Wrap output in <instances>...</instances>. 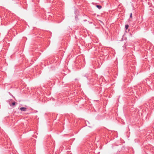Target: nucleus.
I'll return each mask as SVG.
<instances>
[{"instance_id": "obj_1", "label": "nucleus", "mask_w": 154, "mask_h": 154, "mask_svg": "<svg viewBox=\"0 0 154 154\" xmlns=\"http://www.w3.org/2000/svg\"><path fill=\"white\" fill-rule=\"evenodd\" d=\"M26 108L24 107H21L20 108V110L22 111H26Z\"/></svg>"}, {"instance_id": "obj_2", "label": "nucleus", "mask_w": 154, "mask_h": 154, "mask_svg": "<svg viewBox=\"0 0 154 154\" xmlns=\"http://www.w3.org/2000/svg\"><path fill=\"white\" fill-rule=\"evenodd\" d=\"M96 7L99 9H100L102 8V6L100 5H97Z\"/></svg>"}, {"instance_id": "obj_3", "label": "nucleus", "mask_w": 154, "mask_h": 154, "mask_svg": "<svg viewBox=\"0 0 154 154\" xmlns=\"http://www.w3.org/2000/svg\"><path fill=\"white\" fill-rule=\"evenodd\" d=\"M129 27V25L128 24H126L125 25V28L126 29H127Z\"/></svg>"}, {"instance_id": "obj_4", "label": "nucleus", "mask_w": 154, "mask_h": 154, "mask_svg": "<svg viewBox=\"0 0 154 154\" xmlns=\"http://www.w3.org/2000/svg\"><path fill=\"white\" fill-rule=\"evenodd\" d=\"M16 104V103L15 102H13L12 103V105H13V106H14Z\"/></svg>"}, {"instance_id": "obj_5", "label": "nucleus", "mask_w": 154, "mask_h": 154, "mask_svg": "<svg viewBox=\"0 0 154 154\" xmlns=\"http://www.w3.org/2000/svg\"><path fill=\"white\" fill-rule=\"evenodd\" d=\"M132 13H131L130 14V18H132Z\"/></svg>"}]
</instances>
